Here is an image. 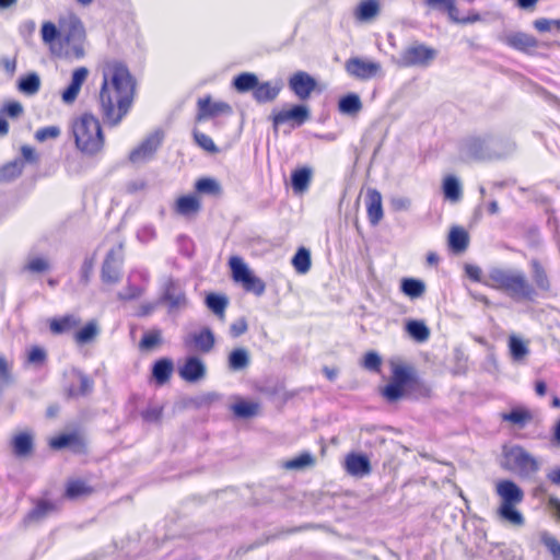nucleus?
<instances>
[{"label":"nucleus","mask_w":560,"mask_h":560,"mask_svg":"<svg viewBox=\"0 0 560 560\" xmlns=\"http://www.w3.org/2000/svg\"><path fill=\"white\" fill-rule=\"evenodd\" d=\"M100 71L102 82L96 96L98 112L107 126L116 127L132 108L137 80L127 63L117 58H105Z\"/></svg>","instance_id":"f257e3e1"},{"label":"nucleus","mask_w":560,"mask_h":560,"mask_svg":"<svg viewBox=\"0 0 560 560\" xmlns=\"http://www.w3.org/2000/svg\"><path fill=\"white\" fill-rule=\"evenodd\" d=\"M529 265L534 283L529 282L524 272L494 267L488 271L483 284L504 292L514 301L535 302L538 291H551V280L538 259H532Z\"/></svg>","instance_id":"f03ea898"},{"label":"nucleus","mask_w":560,"mask_h":560,"mask_svg":"<svg viewBox=\"0 0 560 560\" xmlns=\"http://www.w3.org/2000/svg\"><path fill=\"white\" fill-rule=\"evenodd\" d=\"M40 35L51 52L77 59L84 56L85 30L74 14L60 18L58 26L50 21L44 22Z\"/></svg>","instance_id":"7ed1b4c3"},{"label":"nucleus","mask_w":560,"mask_h":560,"mask_svg":"<svg viewBox=\"0 0 560 560\" xmlns=\"http://www.w3.org/2000/svg\"><path fill=\"white\" fill-rule=\"evenodd\" d=\"M381 394L388 401H397L405 396H429L430 388L412 365L393 363L390 381L382 388Z\"/></svg>","instance_id":"20e7f679"},{"label":"nucleus","mask_w":560,"mask_h":560,"mask_svg":"<svg viewBox=\"0 0 560 560\" xmlns=\"http://www.w3.org/2000/svg\"><path fill=\"white\" fill-rule=\"evenodd\" d=\"M71 133L75 148L88 156L101 153L105 145V135L101 121L93 114L84 113L71 122Z\"/></svg>","instance_id":"39448f33"},{"label":"nucleus","mask_w":560,"mask_h":560,"mask_svg":"<svg viewBox=\"0 0 560 560\" xmlns=\"http://www.w3.org/2000/svg\"><path fill=\"white\" fill-rule=\"evenodd\" d=\"M495 493L500 498L498 516L512 525L522 526L524 516L517 510V505L524 501V491L521 487L510 479H502L495 485Z\"/></svg>","instance_id":"423d86ee"},{"label":"nucleus","mask_w":560,"mask_h":560,"mask_svg":"<svg viewBox=\"0 0 560 560\" xmlns=\"http://www.w3.org/2000/svg\"><path fill=\"white\" fill-rule=\"evenodd\" d=\"M48 446L52 451H62L68 448L77 455H85L89 452L88 439L79 429L70 432H62L50 438Z\"/></svg>","instance_id":"0eeeda50"},{"label":"nucleus","mask_w":560,"mask_h":560,"mask_svg":"<svg viewBox=\"0 0 560 560\" xmlns=\"http://www.w3.org/2000/svg\"><path fill=\"white\" fill-rule=\"evenodd\" d=\"M311 117V112L307 105L295 104L290 108L275 109L270 115V120L273 129L280 126L290 125L292 128L301 127Z\"/></svg>","instance_id":"6e6552de"},{"label":"nucleus","mask_w":560,"mask_h":560,"mask_svg":"<svg viewBox=\"0 0 560 560\" xmlns=\"http://www.w3.org/2000/svg\"><path fill=\"white\" fill-rule=\"evenodd\" d=\"M504 458L512 469L521 475H532L538 471L539 464L524 447L515 445L504 451Z\"/></svg>","instance_id":"1a4fd4ad"},{"label":"nucleus","mask_w":560,"mask_h":560,"mask_svg":"<svg viewBox=\"0 0 560 560\" xmlns=\"http://www.w3.org/2000/svg\"><path fill=\"white\" fill-rule=\"evenodd\" d=\"M436 57V50L424 44H413L405 48L400 55L402 67L428 66Z\"/></svg>","instance_id":"9d476101"},{"label":"nucleus","mask_w":560,"mask_h":560,"mask_svg":"<svg viewBox=\"0 0 560 560\" xmlns=\"http://www.w3.org/2000/svg\"><path fill=\"white\" fill-rule=\"evenodd\" d=\"M345 69L350 77L361 81L373 79L382 73L380 62L360 57L349 58L345 63Z\"/></svg>","instance_id":"9b49d317"},{"label":"nucleus","mask_w":560,"mask_h":560,"mask_svg":"<svg viewBox=\"0 0 560 560\" xmlns=\"http://www.w3.org/2000/svg\"><path fill=\"white\" fill-rule=\"evenodd\" d=\"M122 245L119 244L116 248H112L102 265L101 279L106 284H115L119 282L121 272L119 265L122 261Z\"/></svg>","instance_id":"f8f14e48"},{"label":"nucleus","mask_w":560,"mask_h":560,"mask_svg":"<svg viewBox=\"0 0 560 560\" xmlns=\"http://www.w3.org/2000/svg\"><path fill=\"white\" fill-rule=\"evenodd\" d=\"M291 92L301 101H307L317 89L316 80L305 71L292 73L288 80Z\"/></svg>","instance_id":"ddd939ff"},{"label":"nucleus","mask_w":560,"mask_h":560,"mask_svg":"<svg viewBox=\"0 0 560 560\" xmlns=\"http://www.w3.org/2000/svg\"><path fill=\"white\" fill-rule=\"evenodd\" d=\"M197 121H203L209 118H214L220 115H228L232 113V107L230 104L225 102H213L210 95L200 97L197 101Z\"/></svg>","instance_id":"4468645a"},{"label":"nucleus","mask_w":560,"mask_h":560,"mask_svg":"<svg viewBox=\"0 0 560 560\" xmlns=\"http://www.w3.org/2000/svg\"><path fill=\"white\" fill-rule=\"evenodd\" d=\"M201 209V198L197 194L182 195L173 205L174 213L186 219L196 218Z\"/></svg>","instance_id":"2eb2a0df"},{"label":"nucleus","mask_w":560,"mask_h":560,"mask_svg":"<svg viewBox=\"0 0 560 560\" xmlns=\"http://www.w3.org/2000/svg\"><path fill=\"white\" fill-rule=\"evenodd\" d=\"M502 42L506 46L527 55L533 54L539 46L536 37L523 32L508 34L502 38Z\"/></svg>","instance_id":"dca6fc26"},{"label":"nucleus","mask_w":560,"mask_h":560,"mask_svg":"<svg viewBox=\"0 0 560 560\" xmlns=\"http://www.w3.org/2000/svg\"><path fill=\"white\" fill-rule=\"evenodd\" d=\"M161 145V138L158 135H150L138 147L129 153V161L133 164L143 163L153 158Z\"/></svg>","instance_id":"f3484780"},{"label":"nucleus","mask_w":560,"mask_h":560,"mask_svg":"<svg viewBox=\"0 0 560 560\" xmlns=\"http://www.w3.org/2000/svg\"><path fill=\"white\" fill-rule=\"evenodd\" d=\"M81 317L73 313L55 316L48 320L49 331L55 335H66L72 332L81 325Z\"/></svg>","instance_id":"a211bd4d"},{"label":"nucleus","mask_w":560,"mask_h":560,"mask_svg":"<svg viewBox=\"0 0 560 560\" xmlns=\"http://www.w3.org/2000/svg\"><path fill=\"white\" fill-rule=\"evenodd\" d=\"M10 446L14 456L31 457L34 453V434L30 430L19 431L11 438Z\"/></svg>","instance_id":"6ab92c4d"},{"label":"nucleus","mask_w":560,"mask_h":560,"mask_svg":"<svg viewBox=\"0 0 560 560\" xmlns=\"http://www.w3.org/2000/svg\"><path fill=\"white\" fill-rule=\"evenodd\" d=\"M207 369L205 363L198 357L186 358L184 364L179 368V376L188 382L196 383L206 376Z\"/></svg>","instance_id":"aec40b11"},{"label":"nucleus","mask_w":560,"mask_h":560,"mask_svg":"<svg viewBox=\"0 0 560 560\" xmlns=\"http://www.w3.org/2000/svg\"><path fill=\"white\" fill-rule=\"evenodd\" d=\"M215 343V338L212 330L209 327H203L197 332L190 334L185 339V346L194 348L202 353L210 352Z\"/></svg>","instance_id":"412c9836"},{"label":"nucleus","mask_w":560,"mask_h":560,"mask_svg":"<svg viewBox=\"0 0 560 560\" xmlns=\"http://www.w3.org/2000/svg\"><path fill=\"white\" fill-rule=\"evenodd\" d=\"M365 206L370 224L373 226L377 225L384 217L382 195L377 189H368Z\"/></svg>","instance_id":"4be33fe9"},{"label":"nucleus","mask_w":560,"mask_h":560,"mask_svg":"<svg viewBox=\"0 0 560 560\" xmlns=\"http://www.w3.org/2000/svg\"><path fill=\"white\" fill-rule=\"evenodd\" d=\"M345 468L349 475L362 477L371 472V463L363 454L349 453L346 456Z\"/></svg>","instance_id":"5701e85b"},{"label":"nucleus","mask_w":560,"mask_h":560,"mask_svg":"<svg viewBox=\"0 0 560 560\" xmlns=\"http://www.w3.org/2000/svg\"><path fill=\"white\" fill-rule=\"evenodd\" d=\"M59 510L57 503L45 500V499H38L35 502V505L32 510L27 512L25 515L24 522L25 523H37L46 518L49 514L55 513Z\"/></svg>","instance_id":"b1692460"},{"label":"nucleus","mask_w":560,"mask_h":560,"mask_svg":"<svg viewBox=\"0 0 560 560\" xmlns=\"http://www.w3.org/2000/svg\"><path fill=\"white\" fill-rule=\"evenodd\" d=\"M101 332L100 324L96 319L86 322L83 326H79L73 334V341L78 346L92 343L96 340Z\"/></svg>","instance_id":"393cba45"},{"label":"nucleus","mask_w":560,"mask_h":560,"mask_svg":"<svg viewBox=\"0 0 560 560\" xmlns=\"http://www.w3.org/2000/svg\"><path fill=\"white\" fill-rule=\"evenodd\" d=\"M282 90L281 83H272L270 81L258 82L253 97L257 103H270L273 102Z\"/></svg>","instance_id":"a878e982"},{"label":"nucleus","mask_w":560,"mask_h":560,"mask_svg":"<svg viewBox=\"0 0 560 560\" xmlns=\"http://www.w3.org/2000/svg\"><path fill=\"white\" fill-rule=\"evenodd\" d=\"M174 372L173 361L168 358L156 360L152 366V377L160 386L170 382Z\"/></svg>","instance_id":"bb28decb"},{"label":"nucleus","mask_w":560,"mask_h":560,"mask_svg":"<svg viewBox=\"0 0 560 560\" xmlns=\"http://www.w3.org/2000/svg\"><path fill=\"white\" fill-rule=\"evenodd\" d=\"M447 244L453 253L459 254L467 249L469 244V235L462 226H453L450 230Z\"/></svg>","instance_id":"cd10ccee"},{"label":"nucleus","mask_w":560,"mask_h":560,"mask_svg":"<svg viewBox=\"0 0 560 560\" xmlns=\"http://www.w3.org/2000/svg\"><path fill=\"white\" fill-rule=\"evenodd\" d=\"M94 493V488L82 479H70L65 489V497L69 500L89 497Z\"/></svg>","instance_id":"c85d7f7f"},{"label":"nucleus","mask_w":560,"mask_h":560,"mask_svg":"<svg viewBox=\"0 0 560 560\" xmlns=\"http://www.w3.org/2000/svg\"><path fill=\"white\" fill-rule=\"evenodd\" d=\"M424 3L432 9H444L447 12L450 19L453 20L454 22L467 23L475 22L479 19L477 15L471 19H459L457 15L458 10L455 5V0H424Z\"/></svg>","instance_id":"c756f323"},{"label":"nucleus","mask_w":560,"mask_h":560,"mask_svg":"<svg viewBox=\"0 0 560 560\" xmlns=\"http://www.w3.org/2000/svg\"><path fill=\"white\" fill-rule=\"evenodd\" d=\"M501 420L524 428L533 420V412L526 407H515L510 412L501 413Z\"/></svg>","instance_id":"7c9ffc66"},{"label":"nucleus","mask_w":560,"mask_h":560,"mask_svg":"<svg viewBox=\"0 0 560 560\" xmlns=\"http://www.w3.org/2000/svg\"><path fill=\"white\" fill-rule=\"evenodd\" d=\"M381 11L378 0H362L354 10V16L360 22L375 19Z\"/></svg>","instance_id":"2f4dec72"},{"label":"nucleus","mask_w":560,"mask_h":560,"mask_svg":"<svg viewBox=\"0 0 560 560\" xmlns=\"http://www.w3.org/2000/svg\"><path fill=\"white\" fill-rule=\"evenodd\" d=\"M362 107L361 98L355 93H348L340 97L338 102V110L345 115L357 116Z\"/></svg>","instance_id":"473e14b6"},{"label":"nucleus","mask_w":560,"mask_h":560,"mask_svg":"<svg viewBox=\"0 0 560 560\" xmlns=\"http://www.w3.org/2000/svg\"><path fill=\"white\" fill-rule=\"evenodd\" d=\"M77 376L79 385H70L67 388V396L70 398L86 396L93 390L94 382L89 375L79 372Z\"/></svg>","instance_id":"72a5a7b5"},{"label":"nucleus","mask_w":560,"mask_h":560,"mask_svg":"<svg viewBox=\"0 0 560 560\" xmlns=\"http://www.w3.org/2000/svg\"><path fill=\"white\" fill-rule=\"evenodd\" d=\"M259 80L255 73L242 72L233 79V88L238 93H246L252 91L254 93Z\"/></svg>","instance_id":"f704fd0d"},{"label":"nucleus","mask_w":560,"mask_h":560,"mask_svg":"<svg viewBox=\"0 0 560 560\" xmlns=\"http://www.w3.org/2000/svg\"><path fill=\"white\" fill-rule=\"evenodd\" d=\"M207 307L218 316L219 319L225 318V311L229 305V299L225 295L209 293L206 296Z\"/></svg>","instance_id":"c9c22d12"},{"label":"nucleus","mask_w":560,"mask_h":560,"mask_svg":"<svg viewBox=\"0 0 560 560\" xmlns=\"http://www.w3.org/2000/svg\"><path fill=\"white\" fill-rule=\"evenodd\" d=\"M312 179V171L308 167H300L292 172L291 183L295 192L305 191Z\"/></svg>","instance_id":"e433bc0d"},{"label":"nucleus","mask_w":560,"mask_h":560,"mask_svg":"<svg viewBox=\"0 0 560 560\" xmlns=\"http://www.w3.org/2000/svg\"><path fill=\"white\" fill-rule=\"evenodd\" d=\"M406 332L416 341L424 342L430 337V329L422 320L410 319L406 323Z\"/></svg>","instance_id":"4c0bfd02"},{"label":"nucleus","mask_w":560,"mask_h":560,"mask_svg":"<svg viewBox=\"0 0 560 560\" xmlns=\"http://www.w3.org/2000/svg\"><path fill=\"white\" fill-rule=\"evenodd\" d=\"M401 292L410 299H418L425 292L423 281L415 278H404L400 283Z\"/></svg>","instance_id":"58836bf2"},{"label":"nucleus","mask_w":560,"mask_h":560,"mask_svg":"<svg viewBox=\"0 0 560 560\" xmlns=\"http://www.w3.org/2000/svg\"><path fill=\"white\" fill-rule=\"evenodd\" d=\"M442 190L445 199L456 202L462 197V187L458 179L453 175L444 177L442 183Z\"/></svg>","instance_id":"ea45409f"},{"label":"nucleus","mask_w":560,"mask_h":560,"mask_svg":"<svg viewBox=\"0 0 560 560\" xmlns=\"http://www.w3.org/2000/svg\"><path fill=\"white\" fill-rule=\"evenodd\" d=\"M196 194L199 195H211V196H220L222 192V188L220 184L210 177H201L196 180L194 185Z\"/></svg>","instance_id":"a19ab883"},{"label":"nucleus","mask_w":560,"mask_h":560,"mask_svg":"<svg viewBox=\"0 0 560 560\" xmlns=\"http://www.w3.org/2000/svg\"><path fill=\"white\" fill-rule=\"evenodd\" d=\"M292 266L300 275L308 272L312 266L310 250L303 246L300 247L292 258Z\"/></svg>","instance_id":"79ce46f5"},{"label":"nucleus","mask_w":560,"mask_h":560,"mask_svg":"<svg viewBox=\"0 0 560 560\" xmlns=\"http://www.w3.org/2000/svg\"><path fill=\"white\" fill-rule=\"evenodd\" d=\"M232 278L235 282H244L250 275V270L241 257L233 256L229 260Z\"/></svg>","instance_id":"37998d69"},{"label":"nucleus","mask_w":560,"mask_h":560,"mask_svg":"<svg viewBox=\"0 0 560 560\" xmlns=\"http://www.w3.org/2000/svg\"><path fill=\"white\" fill-rule=\"evenodd\" d=\"M24 170V162L21 159L8 162L0 168V179L10 182L18 178Z\"/></svg>","instance_id":"c03bdc74"},{"label":"nucleus","mask_w":560,"mask_h":560,"mask_svg":"<svg viewBox=\"0 0 560 560\" xmlns=\"http://www.w3.org/2000/svg\"><path fill=\"white\" fill-rule=\"evenodd\" d=\"M315 463V457L312 454L304 452L298 455L296 457L284 462L283 468L288 470H300L306 467H313Z\"/></svg>","instance_id":"a18cd8bd"},{"label":"nucleus","mask_w":560,"mask_h":560,"mask_svg":"<svg viewBox=\"0 0 560 560\" xmlns=\"http://www.w3.org/2000/svg\"><path fill=\"white\" fill-rule=\"evenodd\" d=\"M229 368L233 371L243 370L249 364V355L247 350L243 348L234 349L229 354Z\"/></svg>","instance_id":"49530a36"},{"label":"nucleus","mask_w":560,"mask_h":560,"mask_svg":"<svg viewBox=\"0 0 560 560\" xmlns=\"http://www.w3.org/2000/svg\"><path fill=\"white\" fill-rule=\"evenodd\" d=\"M18 88L24 94L34 95L40 89V79L34 72L28 73L20 79Z\"/></svg>","instance_id":"de8ad7c7"},{"label":"nucleus","mask_w":560,"mask_h":560,"mask_svg":"<svg viewBox=\"0 0 560 560\" xmlns=\"http://www.w3.org/2000/svg\"><path fill=\"white\" fill-rule=\"evenodd\" d=\"M232 410L235 416L246 419L258 413L259 405L257 402L241 399L232 406Z\"/></svg>","instance_id":"09e8293b"},{"label":"nucleus","mask_w":560,"mask_h":560,"mask_svg":"<svg viewBox=\"0 0 560 560\" xmlns=\"http://www.w3.org/2000/svg\"><path fill=\"white\" fill-rule=\"evenodd\" d=\"M47 361V351L40 346H32L26 352V363L42 366Z\"/></svg>","instance_id":"8fccbe9b"},{"label":"nucleus","mask_w":560,"mask_h":560,"mask_svg":"<svg viewBox=\"0 0 560 560\" xmlns=\"http://www.w3.org/2000/svg\"><path fill=\"white\" fill-rule=\"evenodd\" d=\"M50 269L49 261L44 257H32L23 267L24 271L31 273H44Z\"/></svg>","instance_id":"3c124183"},{"label":"nucleus","mask_w":560,"mask_h":560,"mask_svg":"<svg viewBox=\"0 0 560 560\" xmlns=\"http://www.w3.org/2000/svg\"><path fill=\"white\" fill-rule=\"evenodd\" d=\"M161 330L154 329L143 334L139 347L142 350H151L161 343Z\"/></svg>","instance_id":"603ef678"},{"label":"nucleus","mask_w":560,"mask_h":560,"mask_svg":"<svg viewBox=\"0 0 560 560\" xmlns=\"http://www.w3.org/2000/svg\"><path fill=\"white\" fill-rule=\"evenodd\" d=\"M194 140L200 148H202L205 151H207L209 153H218L219 152V149L214 144L211 137H209L208 135H206L199 130L194 131Z\"/></svg>","instance_id":"864d4df0"},{"label":"nucleus","mask_w":560,"mask_h":560,"mask_svg":"<svg viewBox=\"0 0 560 560\" xmlns=\"http://www.w3.org/2000/svg\"><path fill=\"white\" fill-rule=\"evenodd\" d=\"M242 284L246 291L253 292L258 296L262 295L266 290L265 282L253 273Z\"/></svg>","instance_id":"5fc2aeb1"},{"label":"nucleus","mask_w":560,"mask_h":560,"mask_svg":"<svg viewBox=\"0 0 560 560\" xmlns=\"http://www.w3.org/2000/svg\"><path fill=\"white\" fill-rule=\"evenodd\" d=\"M534 27L539 33L560 31V20L537 19L534 21Z\"/></svg>","instance_id":"6e6d98bb"},{"label":"nucleus","mask_w":560,"mask_h":560,"mask_svg":"<svg viewBox=\"0 0 560 560\" xmlns=\"http://www.w3.org/2000/svg\"><path fill=\"white\" fill-rule=\"evenodd\" d=\"M509 348L514 359H522L528 352L526 345L515 336L510 337Z\"/></svg>","instance_id":"4d7b16f0"},{"label":"nucleus","mask_w":560,"mask_h":560,"mask_svg":"<svg viewBox=\"0 0 560 560\" xmlns=\"http://www.w3.org/2000/svg\"><path fill=\"white\" fill-rule=\"evenodd\" d=\"M143 291L141 287L128 283L125 291L118 293V299L124 302L138 300Z\"/></svg>","instance_id":"13d9d810"},{"label":"nucleus","mask_w":560,"mask_h":560,"mask_svg":"<svg viewBox=\"0 0 560 560\" xmlns=\"http://www.w3.org/2000/svg\"><path fill=\"white\" fill-rule=\"evenodd\" d=\"M61 130L58 126H46L43 128H39L35 132V139L38 141H46L49 139H56L60 136Z\"/></svg>","instance_id":"bf43d9fd"},{"label":"nucleus","mask_w":560,"mask_h":560,"mask_svg":"<svg viewBox=\"0 0 560 560\" xmlns=\"http://www.w3.org/2000/svg\"><path fill=\"white\" fill-rule=\"evenodd\" d=\"M381 365H382V359L376 352L369 351L368 353H365L364 359H363V368L364 369H366L369 371H373V372H380Z\"/></svg>","instance_id":"052dcab7"},{"label":"nucleus","mask_w":560,"mask_h":560,"mask_svg":"<svg viewBox=\"0 0 560 560\" xmlns=\"http://www.w3.org/2000/svg\"><path fill=\"white\" fill-rule=\"evenodd\" d=\"M542 544L549 550L553 560H560V541L556 537L545 535L542 536Z\"/></svg>","instance_id":"680f3d73"},{"label":"nucleus","mask_w":560,"mask_h":560,"mask_svg":"<svg viewBox=\"0 0 560 560\" xmlns=\"http://www.w3.org/2000/svg\"><path fill=\"white\" fill-rule=\"evenodd\" d=\"M1 113L11 118H18L23 114V106L18 101H10L4 104Z\"/></svg>","instance_id":"e2e57ef3"},{"label":"nucleus","mask_w":560,"mask_h":560,"mask_svg":"<svg viewBox=\"0 0 560 560\" xmlns=\"http://www.w3.org/2000/svg\"><path fill=\"white\" fill-rule=\"evenodd\" d=\"M162 407H149L141 412V417L145 422H159L162 419Z\"/></svg>","instance_id":"0e129e2a"},{"label":"nucleus","mask_w":560,"mask_h":560,"mask_svg":"<svg viewBox=\"0 0 560 560\" xmlns=\"http://www.w3.org/2000/svg\"><path fill=\"white\" fill-rule=\"evenodd\" d=\"M248 329V323L245 317H241L230 326V334L233 338L244 335Z\"/></svg>","instance_id":"69168bd1"},{"label":"nucleus","mask_w":560,"mask_h":560,"mask_svg":"<svg viewBox=\"0 0 560 560\" xmlns=\"http://www.w3.org/2000/svg\"><path fill=\"white\" fill-rule=\"evenodd\" d=\"M0 381L3 383H10L12 381L11 363L3 354H0Z\"/></svg>","instance_id":"338daca9"},{"label":"nucleus","mask_w":560,"mask_h":560,"mask_svg":"<svg viewBox=\"0 0 560 560\" xmlns=\"http://www.w3.org/2000/svg\"><path fill=\"white\" fill-rule=\"evenodd\" d=\"M88 74H89V70L85 67L77 68L72 73L70 83L74 84L75 86H78L81 90L83 83L85 82V80L88 78Z\"/></svg>","instance_id":"774afa93"}]
</instances>
